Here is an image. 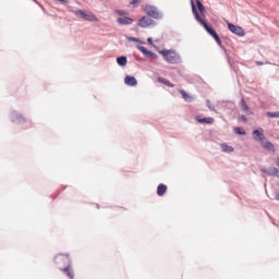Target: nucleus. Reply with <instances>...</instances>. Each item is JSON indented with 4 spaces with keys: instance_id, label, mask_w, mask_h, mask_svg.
Masks as SVG:
<instances>
[{
    "instance_id": "obj_28",
    "label": "nucleus",
    "mask_w": 279,
    "mask_h": 279,
    "mask_svg": "<svg viewBox=\"0 0 279 279\" xmlns=\"http://www.w3.org/2000/svg\"><path fill=\"white\" fill-rule=\"evenodd\" d=\"M138 3H141V0H132V1H131V5H136V4H138Z\"/></svg>"
},
{
    "instance_id": "obj_1",
    "label": "nucleus",
    "mask_w": 279,
    "mask_h": 279,
    "mask_svg": "<svg viewBox=\"0 0 279 279\" xmlns=\"http://www.w3.org/2000/svg\"><path fill=\"white\" fill-rule=\"evenodd\" d=\"M54 263L61 271H63L68 278L73 279L75 275L73 274V269H71V258L66 254H59L54 257Z\"/></svg>"
},
{
    "instance_id": "obj_13",
    "label": "nucleus",
    "mask_w": 279,
    "mask_h": 279,
    "mask_svg": "<svg viewBox=\"0 0 279 279\" xmlns=\"http://www.w3.org/2000/svg\"><path fill=\"white\" fill-rule=\"evenodd\" d=\"M119 25H132L134 23V20L131 17H118Z\"/></svg>"
},
{
    "instance_id": "obj_17",
    "label": "nucleus",
    "mask_w": 279,
    "mask_h": 279,
    "mask_svg": "<svg viewBox=\"0 0 279 279\" xmlns=\"http://www.w3.org/2000/svg\"><path fill=\"white\" fill-rule=\"evenodd\" d=\"M165 193H167V185L161 183L157 187V195H159V197H162V195H165Z\"/></svg>"
},
{
    "instance_id": "obj_34",
    "label": "nucleus",
    "mask_w": 279,
    "mask_h": 279,
    "mask_svg": "<svg viewBox=\"0 0 279 279\" xmlns=\"http://www.w3.org/2000/svg\"><path fill=\"white\" fill-rule=\"evenodd\" d=\"M57 1H61V3H66V0H57Z\"/></svg>"
},
{
    "instance_id": "obj_4",
    "label": "nucleus",
    "mask_w": 279,
    "mask_h": 279,
    "mask_svg": "<svg viewBox=\"0 0 279 279\" xmlns=\"http://www.w3.org/2000/svg\"><path fill=\"white\" fill-rule=\"evenodd\" d=\"M74 14L75 16H77V19H82L83 21H89L92 23H94L95 21H99L97 16H95V14L86 13L83 10L74 11Z\"/></svg>"
},
{
    "instance_id": "obj_6",
    "label": "nucleus",
    "mask_w": 279,
    "mask_h": 279,
    "mask_svg": "<svg viewBox=\"0 0 279 279\" xmlns=\"http://www.w3.org/2000/svg\"><path fill=\"white\" fill-rule=\"evenodd\" d=\"M145 12L148 16H151V19H160V13L156 7L147 5Z\"/></svg>"
},
{
    "instance_id": "obj_2",
    "label": "nucleus",
    "mask_w": 279,
    "mask_h": 279,
    "mask_svg": "<svg viewBox=\"0 0 279 279\" xmlns=\"http://www.w3.org/2000/svg\"><path fill=\"white\" fill-rule=\"evenodd\" d=\"M158 53L162 56L163 60L168 62V64H179L181 62L182 58L180 57V53H178L173 49H161L158 50Z\"/></svg>"
},
{
    "instance_id": "obj_9",
    "label": "nucleus",
    "mask_w": 279,
    "mask_h": 279,
    "mask_svg": "<svg viewBox=\"0 0 279 279\" xmlns=\"http://www.w3.org/2000/svg\"><path fill=\"white\" fill-rule=\"evenodd\" d=\"M138 51H141L144 56H146V58H158V56H156V53L147 50V48L143 47V46H138L137 47Z\"/></svg>"
},
{
    "instance_id": "obj_26",
    "label": "nucleus",
    "mask_w": 279,
    "mask_h": 279,
    "mask_svg": "<svg viewBox=\"0 0 279 279\" xmlns=\"http://www.w3.org/2000/svg\"><path fill=\"white\" fill-rule=\"evenodd\" d=\"M206 106L209 108V110H211V112H215V106L210 104V100H206Z\"/></svg>"
},
{
    "instance_id": "obj_21",
    "label": "nucleus",
    "mask_w": 279,
    "mask_h": 279,
    "mask_svg": "<svg viewBox=\"0 0 279 279\" xmlns=\"http://www.w3.org/2000/svg\"><path fill=\"white\" fill-rule=\"evenodd\" d=\"M196 5H197L201 14H204V12H206V9L204 8V4L202 3V1L196 0Z\"/></svg>"
},
{
    "instance_id": "obj_32",
    "label": "nucleus",
    "mask_w": 279,
    "mask_h": 279,
    "mask_svg": "<svg viewBox=\"0 0 279 279\" xmlns=\"http://www.w3.org/2000/svg\"><path fill=\"white\" fill-rule=\"evenodd\" d=\"M263 64H264L263 61H256L257 66H263Z\"/></svg>"
},
{
    "instance_id": "obj_10",
    "label": "nucleus",
    "mask_w": 279,
    "mask_h": 279,
    "mask_svg": "<svg viewBox=\"0 0 279 279\" xmlns=\"http://www.w3.org/2000/svg\"><path fill=\"white\" fill-rule=\"evenodd\" d=\"M262 173H265L266 175H276L279 178V169L278 168H270L269 170L262 168Z\"/></svg>"
},
{
    "instance_id": "obj_20",
    "label": "nucleus",
    "mask_w": 279,
    "mask_h": 279,
    "mask_svg": "<svg viewBox=\"0 0 279 279\" xmlns=\"http://www.w3.org/2000/svg\"><path fill=\"white\" fill-rule=\"evenodd\" d=\"M117 62L120 66H125V64H128V58L126 57H119V58H117Z\"/></svg>"
},
{
    "instance_id": "obj_8",
    "label": "nucleus",
    "mask_w": 279,
    "mask_h": 279,
    "mask_svg": "<svg viewBox=\"0 0 279 279\" xmlns=\"http://www.w3.org/2000/svg\"><path fill=\"white\" fill-rule=\"evenodd\" d=\"M253 136L255 141H259V143H265V133L263 129L253 131Z\"/></svg>"
},
{
    "instance_id": "obj_7",
    "label": "nucleus",
    "mask_w": 279,
    "mask_h": 279,
    "mask_svg": "<svg viewBox=\"0 0 279 279\" xmlns=\"http://www.w3.org/2000/svg\"><path fill=\"white\" fill-rule=\"evenodd\" d=\"M150 25H154V20H151L150 17L143 16L138 21V26L140 27L147 28V27H150Z\"/></svg>"
},
{
    "instance_id": "obj_29",
    "label": "nucleus",
    "mask_w": 279,
    "mask_h": 279,
    "mask_svg": "<svg viewBox=\"0 0 279 279\" xmlns=\"http://www.w3.org/2000/svg\"><path fill=\"white\" fill-rule=\"evenodd\" d=\"M240 119H241V121H244V123H247V117L241 116Z\"/></svg>"
},
{
    "instance_id": "obj_24",
    "label": "nucleus",
    "mask_w": 279,
    "mask_h": 279,
    "mask_svg": "<svg viewBox=\"0 0 279 279\" xmlns=\"http://www.w3.org/2000/svg\"><path fill=\"white\" fill-rule=\"evenodd\" d=\"M235 134H240L241 136H245V131L242 128H234Z\"/></svg>"
},
{
    "instance_id": "obj_14",
    "label": "nucleus",
    "mask_w": 279,
    "mask_h": 279,
    "mask_svg": "<svg viewBox=\"0 0 279 279\" xmlns=\"http://www.w3.org/2000/svg\"><path fill=\"white\" fill-rule=\"evenodd\" d=\"M180 95L184 99V101L191 102L193 101V96L189 95L184 89H179Z\"/></svg>"
},
{
    "instance_id": "obj_19",
    "label": "nucleus",
    "mask_w": 279,
    "mask_h": 279,
    "mask_svg": "<svg viewBox=\"0 0 279 279\" xmlns=\"http://www.w3.org/2000/svg\"><path fill=\"white\" fill-rule=\"evenodd\" d=\"M12 121H13V123H24L25 118L21 114H15V116H13Z\"/></svg>"
},
{
    "instance_id": "obj_25",
    "label": "nucleus",
    "mask_w": 279,
    "mask_h": 279,
    "mask_svg": "<svg viewBox=\"0 0 279 279\" xmlns=\"http://www.w3.org/2000/svg\"><path fill=\"white\" fill-rule=\"evenodd\" d=\"M211 37H214L217 45H219V47H221L222 43H221V38H219V35L216 33V34L211 35Z\"/></svg>"
},
{
    "instance_id": "obj_18",
    "label": "nucleus",
    "mask_w": 279,
    "mask_h": 279,
    "mask_svg": "<svg viewBox=\"0 0 279 279\" xmlns=\"http://www.w3.org/2000/svg\"><path fill=\"white\" fill-rule=\"evenodd\" d=\"M220 147L225 154H232V151H234V147L229 146L228 144H221Z\"/></svg>"
},
{
    "instance_id": "obj_31",
    "label": "nucleus",
    "mask_w": 279,
    "mask_h": 279,
    "mask_svg": "<svg viewBox=\"0 0 279 279\" xmlns=\"http://www.w3.org/2000/svg\"><path fill=\"white\" fill-rule=\"evenodd\" d=\"M117 13H118L120 16L125 15V11H117Z\"/></svg>"
},
{
    "instance_id": "obj_11",
    "label": "nucleus",
    "mask_w": 279,
    "mask_h": 279,
    "mask_svg": "<svg viewBox=\"0 0 279 279\" xmlns=\"http://www.w3.org/2000/svg\"><path fill=\"white\" fill-rule=\"evenodd\" d=\"M124 84H126V86H136L138 81H136V77L128 75L124 78Z\"/></svg>"
},
{
    "instance_id": "obj_23",
    "label": "nucleus",
    "mask_w": 279,
    "mask_h": 279,
    "mask_svg": "<svg viewBox=\"0 0 279 279\" xmlns=\"http://www.w3.org/2000/svg\"><path fill=\"white\" fill-rule=\"evenodd\" d=\"M266 117H269L270 119H279V111H277V112H267Z\"/></svg>"
},
{
    "instance_id": "obj_27",
    "label": "nucleus",
    "mask_w": 279,
    "mask_h": 279,
    "mask_svg": "<svg viewBox=\"0 0 279 279\" xmlns=\"http://www.w3.org/2000/svg\"><path fill=\"white\" fill-rule=\"evenodd\" d=\"M128 40L130 43H140L138 38H136V37H128Z\"/></svg>"
},
{
    "instance_id": "obj_5",
    "label": "nucleus",
    "mask_w": 279,
    "mask_h": 279,
    "mask_svg": "<svg viewBox=\"0 0 279 279\" xmlns=\"http://www.w3.org/2000/svg\"><path fill=\"white\" fill-rule=\"evenodd\" d=\"M228 29L231 31L232 34H235V36H245V31L241 26H236L230 22L227 23Z\"/></svg>"
},
{
    "instance_id": "obj_15",
    "label": "nucleus",
    "mask_w": 279,
    "mask_h": 279,
    "mask_svg": "<svg viewBox=\"0 0 279 279\" xmlns=\"http://www.w3.org/2000/svg\"><path fill=\"white\" fill-rule=\"evenodd\" d=\"M158 82H159L160 84H165V86H168V88H173V86H175V85H173L171 82H169V80H167V78H165V77H162V76H159V77H158Z\"/></svg>"
},
{
    "instance_id": "obj_22",
    "label": "nucleus",
    "mask_w": 279,
    "mask_h": 279,
    "mask_svg": "<svg viewBox=\"0 0 279 279\" xmlns=\"http://www.w3.org/2000/svg\"><path fill=\"white\" fill-rule=\"evenodd\" d=\"M241 109L243 110V112H250V107L247 106L244 99H242L241 101Z\"/></svg>"
},
{
    "instance_id": "obj_12",
    "label": "nucleus",
    "mask_w": 279,
    "mask_h": 279,
    "mask_svg": "<svg viewBox=\"0 0 279 279\" xmlns=\"http://www.w3.org/2000/svg\"><path fill=\"white\" fill-rule=\"evenodd\" d=\"M195 121H197V123H206L207 125H213L215 123V119L214 118H199V117H196Z\"/></svg>"
},
{
    "instance_id": "obj_3",
    "label": "nucleus",
    "mask_w": 279,
    "mask_h": 279,
    "mask_svg": "<svg viewBox=\"0 0 279 279\" xmlns=\"http://www.w3.org/2000/svg\"><path fill=\"white\" fill-rule=\"evenodd\" d=\"M192 12L196 19L197 22H199L201 25L204 26V29H206L207 33H209L211 36L215 35L217 33V31H215V28H213V26L207 25L204 20L202 19V16L199 15V13L197 12V8L195 7V3L192 2Z\"/></svg>"
},
{
    "instance_id": "obj_30",
    "label": "nucleus",
    "mask_w": 279,
    "mask_h": 279,
    "mask_svg": "<svg viewBox=\"0 0 279 279\" xmlns=\"http://www.w3.org/2000/svg\"><path fill=\"white\" fill-rule=\"evenodd\" d=\"M147 43H148V45H154V41H153L151 37L147 38Z\"/></svg>"
},
{
    "instance_id": "obj_33",
    "label": "nucleus",
    "mask_w": 279,
    "mask_h": 279,
    "mask_svg": "<svg viewBox=\"0 0 279 279\" xmlns=\"http://www.w3.org/2000/svg\"><path fill=\"white\" fill-rule=\"evenodd\" d=\"M275 199H277V202H279V194H276Z\"/></svg>"
},
{
    "instance_id": "obj_16",
    "label": "nucleus",
    "mask_w": 279,
    "mask_h": 279,
    "mask_svg": "<svg viewBox=\"0 0 279 279\" xmlns=\"http://www.w3.org/2000/svg\"><path fill=\"white\" fill-rule=\"evenodd\" d=\"M264 149H267V151H272V154H276V146L271 144V142H266L263 144Z\"/></svg>"
}]
</instances>
